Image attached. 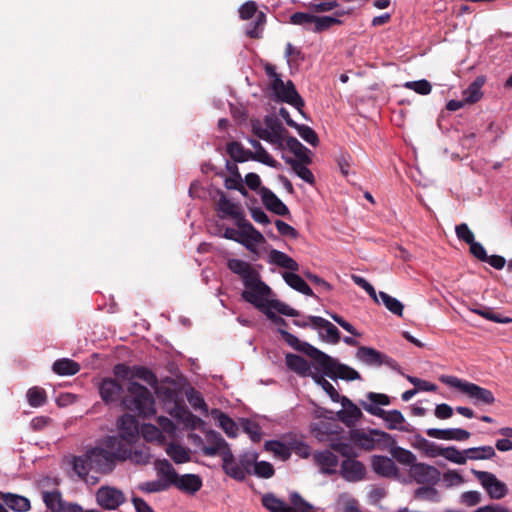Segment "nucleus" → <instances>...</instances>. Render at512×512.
Segmentation results:
<instances>
[{
	"label": "nucleus",
	"mask_w": 512,
	"mask_h": 512,
	"mask_svg": "<svg viewBox=\"0 0 512 512\" xmlns=\"http://www.w3.org/2000/svg\"><path fill=\"white\" fill-rule=\"evenodd\" d=\"M227 267L231 272L238 275L244 286L241 297L244 301L252 303L253 299H261L270 311L278 312L279 314L297 317L299 312L276 299H270L272 296L271 288L261 280L259 272L248 262L232 258L227 262Z\"/></svg>",
	"instance_id": "f257e3e1"
},
{
	"label": "nucleus",
	"mask_w": 512,
	"mask_h": 512,
	"mask_svg": "<svg viewBox=\"0 0 512 512\" xmlns=\"http://www.w3.org/2000/svg\"><path fill=\"white\" fill-rule=\"evenodd\" d=\"M227 267L231 272L238 275L244 286L241 297L244 301L252 303L253 299H261L270 311L278 312L279 314L297 317L299 312L276 299H270L272 296L271 288L261 280L259 272L248 262L232 258L227 262Z\"/></svg>",
	"instance_id": "f03ea898"
},
{
	"label": "nucleus",
	"mask_w": 512,
	"mask_h": 512,
	"mask_svg": "<svg viewBox=\"0 0 512 512\" xmlns=\"http://www.w3.org/2000/svg\"><path fill=\"white\" fill-rule=\"evenodd\" d=\"M278 332L289 346L309 356L322 369L325 376L333 380L353 381L361 379L359 372L354 368L340 363L337 359L332 358L311 344L300 341L295 335L284 329L279 328Z\"/></svg>",
	"instance_id": "7ed1b4c3"
},
{
	"label": "nucleus",
	"mask_w": 512,
	"mask_h": 512,
	"mask_svg": "<svg viewBox=\"0 0 512 512\" xmlns=\"http://www.w3.org/2000/svg\"><path fill=\"white\" fill-rule=\"evenodd\" d=\"M251 129L258 138L273 145L276 149L282 150L286 145L299 159L298 161L311 162L310 150L295 137L286 138L287 131L275 116L266 115L262 122L258 119L253 120Z\"/></svg>",
	"instance_id": "20e7f679"
},
{
	"label": "nucleus",
	"mask_w": 512,
	"mask_h": 512,
	"mask_svg": "<svg viewBox=\"0 0 512 512\" xmlns=\"http://www.w3.org/2000/svg\"><path fill=\"white\" fill-rule=\"evenodd\" d=\"M367 401H360L361 407L370 415L381 418L388 429L408 431L405 427V417L401 411L393 409L385 411L382 406L390 405V397L383 393L369 392L367 395Z\"/></svg>",
	"instance_id": "39448f33"
},
{
	"label": "nucleus",
	"mask_w": 512,
	"mask_h": 512,
	"mask_svg": "<svg viewBox=\"0 0 512 512\" xmlns=\"http://www.w3.org/2000/svg\"><path fill=\"white\" fill-rule=\"evenodd\" d=\"M121 441L116 437H107L102 446L94 447L87 451V457L91 467L100 473L111 472L120 460Z\"/></svg>",
	"instance_id": "423d86ee"
},
{
	"label": "nucleus",
	"mask_w": 512,
	"mask_h": 512,
	"mask_svg": "<svg viewBox=\"0 0 512 512\" xmlns=\"http://www.w3.org/2000/svg\"><path fill=\"white\" fill-rule=\"evenodd\" d=\"M128 395L123 397L121 405L124 409L137 413L142 417H151L156 413L155 400L150 391L136 381L127 387Z\"/></svg>",
	"instance_id": "0eeeda50"
},
{
	"label": "nucleus",
	"mask_w": 512,
	"mask_h": 512,
	"mask_svg": "<svg viewBox=\"0 0 512 512\" xmlns=\"http://www.w3.org/2000/svg\"><path fill=\"white\" fill-rule=\"evenodd\" d=\"M289 500L293 507L285 501L277 498L273 493H266L262 497V505L270 512H314L315 507L307 502L298 492L289 494Z\"/></svg>",
	"instance_id": "6e6552de"
},
{
	"label": "nucleus",
	"mask_w": 512,
	"mask_h": 512,
	"mask_svg": "<svg viewBox=\"0 0 512 512\" xmlns=\"http://www.w3.org/2000/svg\"><path fill=\"white\" fill-rule=\"evenodd\" d=\"M441 381L466 394L475 405H491L495 402L493 393L477 384L462 380L455 376H443L441 377Z\"/></svg>",
	"instance_id": "1a4fd4ad"
},
{
	"label": "nucleus",
	"mask_w": 512,
	"mask_h": 512,
	"mask_svg": "<svg viewBox=\"0 0 512 512\" xmlns=\"http://www.w3.org/2000/svg\"><path fill=\"white\" fill-rule=\"evenodd\" d=\"M350 440L365 450H373L379 443L386 444L390 442L392 437L390 434L378 429H371L369 431L352 429L350 431Z\"/></svg>",
	"instance_id": "9d476101"
},
{
	"label": "nucleus",
	"mask_w": 512,
	"mask_h": 512,
	"mask_svg": "<svg viewBox=\"0 0 512 512\" xmlns=\"http://www.w3.org/2000/svg\"><path fill=\"white\" fill-rule=\"evenodd\" d=\"M270 86L278 100L290 104L304 115L302 110L304 101L291 80L285 83L282 79H276L275 83H271Z\"/></svg>",
	"instance_id": "9b49d317"
},
{
	"label": "nucleus",
	"mask_w": 512,
	"mask_h": 512,
	"mask_svg": "<svg viewBox=\"0 0 512 512\" xmlns=\"http://www.w3.org/2000/svg\"><path fill=\"white\" fill-rule=\"evenodd\" d=\"M472 474L480 482L491 499L500 500L508 494L507 485L500 481L495 474L475 469L472 470Z\"/></svg>",
	"instance_id": "f8f14e48"
},
{
	"label": "nucleus",
	"mask_w": 512,
	"mask_h": 512,
	"mask_svg": "<svg viewBox=\"0 0 512 512\" xmlns=\"http://www.w3.org/2000/svg\"><path fill=\"white\" fill-rule=\"evenodd\" d=\"M339 430V427L336 425H332L331 423H319L315 424L313 426L312 431L315 433V436L323 441V440H330V446L333 450L340 453L342 456H348L351 452V447L349 444L342 442L338 439H330L328 436L337 434Z\"/></svg>",
	"instance_id": "ddd939ff"
},
{
	"label": "nucleus",
	"mask_w": 512,
	"mask_h": 512,
	"mask_svg": "<svg viewBox=\"0 0 512 512\" xmlns=\"http://www.w3.org/2000/svg\"><path fill=\"white\" fill-rule=\"evenodd\" d=\"M125 500L123 491L115 487L102 486L96 492L97 504L106 510L117 509Z\"/></svg>",
	"instance_id": "4468645a"
},
{
	"label": "nucleus",
	"mask_w": 512,
	"mask_h": 512,
	"mask_svg": "<svg viewBox=\"0 0 512 512\" xmlns=\"http://www.w3.org/2000/svg\"><path fill=\"white\" fill-rule=\"evenodd\" d=\"M409 474L418 484L435 485L441 479V473L436 467L420 462L410 467Z\"/></svg>",
	"instance_id": "2eb2a0df"
},
{
	"label": "nucleus",
	"mask_w": 512,
	"mask_h": 512,
	"mask_svg": "<svg viewBox=\"0 0 512 512\" xmlns=\"http://www.w3.org/2000/svg\"><path fill=\"white\" fill-rule=\"evenodd\" d=\"M218 215L222 219L231 218L235 221L236 225L243 223L247 220L244 216L241 205L228 199L223 193L217 203Z\"/></svg>",
	"instance_id": "dca6fc26"
},
{
	"label": "nucleus",
	"mask_w": 512,
	"mask_h": 512,
	"mask_svg": "<svg viewBox=\"0 0 512 512\" xmlns=\"http://www.w3.org/2000/svg\"><path fill=\"white\" fill-rule=\"evenodd\" d=\"M338 402L342 405V409L336 413L337 418L347 427L355 426L363 416L360 408L346 396H340Z\"/></svg>",
	"instance_id": "f3484780"
},
{
	"label": "nucleus",
	"mask_w": 512,
	"mask_h": 512,
	"mask_svg": "<svg viewBox=\"0 0 512 512\" xmlns=\"http://www.w3.org/2000/svg\"><path fill=\"white\" fill-rule=\"evenodd\" d=\"M340 475L347 482H359L365 478L366 467L356 459L347 458L340 465Z\"/></svg>",
	"instance_id": "a211bd4d"
},
{
	"label": "nucleus",
	"mask_w": 512,
	"mask_h": 512,
	"mask_svg": "<svg viewBox=\"0 0 512 512\" xmlns=\"http://www.w3.org/2000/svg\"><path fill=\"white\" fill-rule=\"evenodd\" d=\"M122 390V386L113 378H104L98 384L100 398L106 405L117 402Z\"/></svg>",
	"instance_id": "6ab92c4d"
},
{
	"label": "nucleus",
	"mask_w": 512,
	"mask_h": 512,
	"mask_svg": "<svg viewBox=\"0 0 512 512\" xmlns=\"http://www.w3.org/2000/svg\"><path fill=\"white\" fill-rule=\"evenodd\" d=\"M356 358L369 366H381L382 364L391 366L393 363V360L390 357L382 354L374 348L366 346H361L358 348L356 352Z\"/></svg>",
	"instance_id": "aec40b11"
},
{
	"label": "nucleus",
	"mask_w": 512,
	"mask_h": 512,
	"mask_svg": "<svg viewBox=\"0 0 512 512\" xmlns=\"http://www.w3.org/2000/svg\"><path fill=\"white\" fill-rule=\"evenodd\" d=\"M237 226L238 228H243V233L238 243L242 244L246 249L254 251L256 245L265 241L264 236L248 220Z\"/></svg>",
	"instance_id": "412c9836"
},
{
	"label": "nucleus",
	"mask_w": 512,
	"mask_h": 512,
	"mask_svg": "<svg viewBox=\"0 0 512 512\" xmlns=\"http://www.w3.org/2000/svg\"><path fill=\"white\" fill-rule=\"evenodd\" d=\"M120 460H130L137 465H147L151 460V453L148 447H136L134 449L127 447L121 442Z\"/></svg>",
	"instance_id": "4be33fe9"
},
{
	"label": "nucleus",
	"mask_w": 512,
	"mask_h": 512,
	"mask_svg": "<svg viewBox=\"0 0 512 512\" xmlns=\"http://www.w3.org/2000/svg\"><path fill=\"white\" fill-rule=\"evenodd\" d=\"M426 434L431 438L454 441H465L471 436L469 431L462 428H428Z\"/></svg>",
	"instance_id": "5701e85b"
},
{
	"label": "nucleus",
	"mask_w": 512,
	"mask_h": 512,
	"mask_svg": "<svg viewBox=\"0 0 512 512\" xmlns=\"http://www.w3.org/2000/svg\"><path fill=\"white\" fill-rule=\"evenodd\" d=\"M260 194L262 202L268 210L280 216L289 214L288 207L270 189L262 187Z\"/></svg>",
	"instance_id": "b1692460"
},
{
	"label": "nucleus",
	"mask_w": 512,
	"mask_h": 512,
	"mask_svg": "<svg viewBox=\"0 0 512 512\" xmlns=\"http://www.w3.org/2000/svg\"><path fill=\"white\" fill-rule=\"evenodd\" d=\"M314 460L320 468V472L325 475H332L337 472L338 457L329 450L316 452Z\"/></svg>",
	"instance_id": "393cba45"
},
{
	"label": "nucleus",
	"mask_w": 512,
	"mask_h": 512,
	"mask_svg": "<svg viewBox=\"0 0 512 512\" xmlns=\"http://www.w3.org/2000/svg\"><path fill=\"white\" fill-rule=\"evenodd\" d=\"M209 445H206L202 448V452L206 456H216L220 455L223 457V453L227 451H231L228 443L225 439L218 433L211 432L208 435Z\"/></svg>",
	"instance_id": "a878e982"
},
{
	"label": "nucleus",
	"mask_w": 512,
	"mask_h": 512,
	"mask_svg": "<svg viewBox=\"0 0 512 512\" xmlns=\"http://www.w3.org/2000/svg\"><path fill=\"white\" fill-rule=\"evenodd\" d=\"M247 141L254 149V151L249 150L251 160L260 162L272 168L277 166V161L266 151L258 140L248 138Z\"/></svg>",
	"instance_id": "bb28decb"
},
{
	"label": "nucleus",
	"mask_w": 512,
	"mask_h": 512,
	"mask_svg": "<svg viewBox=\"0 0 512 512\" xmlns=\"http://www.w3.org/2000/svg\"><path fill=\"white\" fill-rule=\"evenodd\" d=\"M285 362L290 370L294 371L302 377H312L314 374L309 362L297 354H287L285 357Z\"/></svg>",
	"instance_id": "cd10ccee"
},
{
	"label": "nucleus",
	"mask_w": 512,
	"mask_h": 512,
	"mask_svg": "<svg viewBox=\"0 0 512 512\" xmlns=\"http://www.w3.org/2000/svg\"><path fill=\"white\" fill-rule=\"evenodd\" d=\"M372 467L375 473L384 477L396 476L398 468L391 458L385 456H374Z\"/></svg>",
	"instance_id": "c85d7f7f"
},
{
	"label": "nucleus",
	"mask_w": 512,
	"mask_h": 512,
	"mask_svg": "<svg viewBox=\"0 0 512 512\" xmlns=\"http://www.w3.org/2000/svg\"><path fill=\"white\" fill-rule=\"evenodd\" d=\"M268 262L290 271L299 270V264L293 258H291L286 253L276 249H272L268 253Z\"/></svg>",
	"instance_id": "c756f323"
},
{
	"label": "nucleus",
	"mask_w": 512,
	"mask_h": 512,
	"mask_svg": "<svg viewBox=\"0 0 512 512\" xmlns=\"http://www.w3.org/2000/svg\"><path fill=\"white\" fill-rule=\"evenodd\" d=\"M222 466L225 473L230 477L237 480H242L245 478V472L234 458L232 451L226 450V452L223 453Z\"/></svg>",
	"instance_id": "7c9ffc66"
},
{
	"label": "nucleus",
	"mask_w": 512,
	"mask_h": 512,
	"mask_svg": "<svg viewBox=\"0 0 512 512\" xmlns=\"http://www.w3.org/2000/svg\"><path fill=\"white\" fill-rule=\"evenodd\" d=\"M155 469L158 478L164 481L166 485L171 487L175 484L178 474L173 468L172 464L167 459L157 460L155 462Z\"/></svg>",
	"instance_id": "2f4dec72"
},
{
	"label": "nucleus",
	"mask_w": 512,
	"mask_h": 512,
	"mask_svg": "<svg viewBox=\"0 0 512 512\" xmlns=\"http://www.w3.org/2000/svg\"><path fill=\"white\" fill-rule=\"evenodd\" d=\"M295 271L291 272H284L282 274V277L285 281V283L291 287L292 289L296 290L299 293H302L306 296H313L314 293L312 289L309 287V285L305 282V280L299 276L298 274L294 273Z\"/></svg>",
	"instance_id": "473e14b6"
},
{
	"label": "nucleus",
	"mask_w": 512,
	"mask_h": 512,
	"mask_svg": "<svg viewBox=\"0 0 512 512\" xmlns=\"http://www.w3.org/2000/svg\"><path fill=\"white\" fill-rule=\"evenodd\" d=\"M178 489L194 494L202 487V480L198 475L185 474L178 476L174 484Z\"/></svg>",
	"instance_id": "72a5a7b5"
},
{
	"label": "nucleus",
	"mask_w": 512,
	"mask_h": 512,
	"mask_svg": "<svg viewBox=\"0 0 512 512\" xmlns=\"http://www.w3.org/2000/svg\"><path fill=\"white\" fill-rule=\"evenodd\" d=\"M211 415L228 437L234 438L237 436L239 428L227 414L218 409H213Z\"/></svg>",
	"instance_id": "f704fd0d"
},
{
	"label": "nucleus",
	"mask_w": 512,
	"mask_h": 512,
	"mask_svg": "<svg viewBox=\"0 0 512 512\" xmlns=\"http://www.w3.org/2000/svg\"><path fill=\"white\" fill-rule=\"evenodd\" d=\"M52 370L60 376H72L80 371V365L69 358H61L53 363Z\"/></svg>",
	"instance_id": "c9c22d12"
},
{
	"label": "nucleus",
	"mask_w": 512,
	"mask_h": 512,
	"mask_svg": "<svg viewBox=\"0 0 512 512\" xmlns=\"http://www.w3.org/2000/svg\"><path fill=\"white\" fill-rule=\"evenodd\" d=\"M4 498L5 507H8L15 512H26L31 508L29 499L24 496L4 493Z\"/></svg>",
	"instance_id": "e433bc0d"
},
{
	"label": "nucleus",
	"mask_w": 512,
	"mask_h": 512,
	"mask_svg": "<svg viewBox=\"0 0 512 512\" xmlns=\"http://www.w3.org/2000/svg\"><path fill=\"white\" fill-rule=\"evenodd\" d=\"M438 456L458 465H464L468 460L466 449L461 451L454 446L438 449Z\"/></svg>",
	"instance_id": "4c0bfd02"
},
{
	"label": "nucleus",
	"mask_w": 512,
	"mask_h": 512,
	"mask_svg": "<svg viewBox=\"0 0 512 512\" xmlns=\"http://www.w3.org/2000/svg\"><path fill=\"white\" fill-rule=\"evenodd\" d=\"M470 311L495 323L508 324L512 322V318L496 313L492 308L486 306L471 307Z\"/></svg>",
	"instance_id": "58836bf2"
},
{
	"label": "nucleus",
	"mask_w": 512,
	"mask_h": 512,
	"mask_svg": "<svg viewBox=\"0 0 512 512\" xmlns=\"http://www.w3.org/2000/svg\"><path fill=\"white\" fill-rule=\"evenodd\" d=\"M118 428L123 438H133L139 431L135 418L131 415H123L118 420Z\"/></svg>",
	"instance_id": "ea45409f"
},
{
	"label": "nucleus",
	"mask_w": 512,
	"mask_h": 512,
	"mask_svg": "<svg viewBox=\"0 0 512 512\" xmlns=\"http://www.w3.org/2000/svg\"><path fill=\"white\" fill-rule=\"evenodd\" d=\"M484 84L483 77H477L464 91L463 99L465 103L473 104L482 97L481 88Z\"/></svg>",
	"instance_id": "a19ab883"
},
{
	"label": "nucleus",
	"mask_w": 512,
	"mask_h": 512,
	"mask_svg": "<svg viewBox=\"0 0 512 512\" xmlns=\"http://www.w3.org/2000/svg\"><path fill=\"white\" fill-rule=\"evenodd\" d=\"M287 164H289L294 171V173L301 178L303 181L313 184L314 183V175L311 170L306 166L308 163H304L302 161H298L291 158H285Z\"/></svg>",
	"instance_id": "79ce46f5"
},
{
	"label": "nucleus",
	"mask_w": 512,
	"mask_h": 512,
	"mask_svg": "<svg viewBox=\"0 0 512 512\" xmlns=\"http://www.w3.org/2000/svg\"><path fill=\"white\" fill-rule=\"evenodd\" d=\"M166 454L176 463L183 464L190 461L189 450L180 444L170 443L166 447Z\"/></svg>",
	"instance_id": "37998d69"
},
{
	"label": "nucleus",
	"mask_w": 512,
	"mask_h": 512,
	"mask_svg": "<svg viewBox=\"0 0 512 512\" xmlns=\"http://www.w3.org/2000/svg\"><path fill=\"white\" fill-rule=\"evenodd\" d=\"M468 460H489L495 455V448L490 445L466 449Z\"/></svg>",
	"instance_id": "c03bdc74"
},
{
	"label": "nucleus",
	"mask_w": 512,
	"mask_h": 512,
	"mask_svg": "<svg viewBox=\"0 0 512 512\" xmlns=\"http://www.w3.org/2000/svg\"><path fill=\"white\" fill-rule=\"evenodd\" d=\"M379 299L386 307V309L390 311L392 314L396 316L403 315L404 305L397 298L390 296L386 292L380 291Z\"/></svg>",
	"instance_id": "a18cd8bd"
},
{
	"label": "nucleus",
	"mask_w": 512,
	"mask_h": 512,
	"mask_svg": "<svg viewBox=\"0 0 512 512\" xmlns=\"http://www.w3.org/2000/svg\"><path fill=\"white\" fill-rule=\"evenodd\" d=\"M265 448L267 451L272 452L275 456L279 457L283 461L289 459L291 456L290 448L278 440L266 441Z\"/></svg>",
	"instance_id": "49530a36"
},
{
	"label": "nucleus",
	"mask_w": 512,
	"mask_h": 512,
	"mask_svg": "<svg viewBox=\"0 0 512 512\" xmlns=\"http://www.w3.org/2000/svg\"><path fill=\"white\" fill-rule=\"evenodd\" d=\"M26 398H27L28 404L31 407L37 408V407H41L45 404L47 396H46V392L43 388L34 386V387L28 389V391L26 393Z\"/></svg>",
	"instance_id": "de8ad7c7"
},
{
	"label": "nucleus",
	"mask_w": 512,
	"mask_h": 512,
	"mask_svg": "<svg viewBox=\"0 0 512 512\" xmlns=\"http://www.w3.org/2000/svg\"><path fill=\"white\" fill-rule=\"evenodd\" d=\"M136 378L144 381L150 386H154L157 384V377L155 376V374L150 369L144 366H133L132 381Z\"/></svg>",
	"instance_id": "09e8293b"
},
{
	"label": "nucleus",
	"mask_w": 512,
	"mask_h": 512,
	"mask_svg": "<svg viewBox=\"0 0 512 512\" xmlns=\"http://www.w3.org/2000/svg\"><path fill=\"white\" fill-rule=\"evenodd\" d=\"M311 378L318 386H320L328 394V396L333 402L338 403V399H340L341 395L334 388V386L324 378L323 375L314 373Z\"/></svg>",
	"instance_id": "8fccbe9b"
},
{
	"label": "nucleus",
	"mask_w": 512,
	"mask_h": 512,
	"mask_svg": "<svg viewBox=\"0 0 512 512\" xmlns=\"http://www.w3.org/2000/svg\"><path fill=\"white\" fill-rule=\"evenodd\" d=\"M227 153L236 162H245L251 160L249 150H245L238 142H231L227 145Z\"/></svg>",
	"instance_id": "3c124183"
},
{
	"label": "nucleus",
	"mask_w": 512,
	"mask_h": 512,
	"mask_svg": "<svg viewBox=\"0 0 512 512\" xmlns=\"http://www.w3.org/2000/svg\"><path fill=\"white\" fill-rule=\"evenodd\" d=\"M414 447L424 451L431 457L438 456V449H440V447H438L435 443L427 440L421 435L414 436Z\"/></svg>",
	"instance_id": "603ef678"
},
{
	"label": "nucleus",
	"mask_w": 512,
	"mask_h": 512,
	"mask_svg": "<svg viewBox=\"0 0 512 512\" xmlns=\"http://www.w3.org/2000/svg\"><path fill=\"white\" fill-rule=\"evenodd\" d=\"M140 432L143 438L147 441H155L162 443L165 440L162 431L153 424H143L141 426Z\"/></svg>",
	"instance_id": "864d4df0"
},
{
	"label": "nucleus",
	"mask_w": 512,
	"mask_h": 512,
	"mask_svg": "<svg viewBox=\"0 0 512 512\" xmlns=\"http://www.w3.org/2000/svg\"><path fill=\"white\" fill-rule=\"evenodd\" d=\"M433 486L434 485L418 487L414 493L415 497L418 499L427 500L434 503L439 502L441 498L440 494L437 491V489H435Z\"/></svg>",
	"instance_id": "5fc2aeb1"
},
{
	"label": "nucleus",
	"mask_w": 512,
	"mask_h": 512,
	"mask_svg": "<svg viewBox=\"0 0 512 512\" xmlns=\"http://www.w3.org/2000/svg\"><path fill=\"white\" fill-rule=\"evenodd\" d=\"M392 456L401 464L412 465L416 464V456L410 450L402 447H395L392 449Z\"/></svg>",
	"instance_id": "6e6d98bb"
},
{
	"label": "nucleus",
	"mask_w": 512,
	"mask_h": 512,
	"mask_svg": "<svg viewBox=\"0 0 512 512\" xmlns=\"http://www.w3.org/2000/svg\"><path fill=\"white\" fill-rule=\"evenodd\" d=\"M342 24V21L333 16H316L315 18V24L312 28V31L314 32H321L324 30L329 29L333 25H340Z\"/></svg>",
	"instance_id": "4d7b16f0"
},
{
	"label": "nucleus",
	"mask_w": 512,
	"mask_h": 512,
	"mask_svg": "<svg viewBox=\"0 0 512 512\" xmlns=\"http://www.w3.org/2000/svg\"><path fill=\"white\" fill-rule=\"evenodd\" d=\"M261 299H253L252 300V305L257 308L259 311H261L269 320H271L275 325L277 326H285L286 325V321L280 317V316H277L275 314V312L273 311H270V309H268V307H266V305L260 301Z\"/></svg>",
	"instance_id": "13d9d810"
},
{
	"label": "nucleus",
	"mask_w": 512,
	"mask_h": 512,
	"mask_svg": "<svg viewBox=\"0 0 512 512\" xmlns=\"http://www.w3.org/2000/svg\"><path fill=\"white\" fill-rule=\"evenodd\" d=\"M294 128L296 129L299 136L308 144L312 146H316L318 144V136L312 128L304 124H297V126Z\"/></svg>",
	"instance_id": "bf43d9fd"
},
{
	"label": "nucleus",
	"mask_w": 512,
	"mask_h": 512,
	"mask_svg": "<svg viewBox=\"0 0 512 512\" xmlns=\"http://www.w3.org/2000/svg\"><path fill=\"white\" fill-rule=\"evenodd\" d=\"M403 86L407 89L413 90L420 95H428L432 90L430 82L426 79L407 81L403 84Z\"/></svg>",
	"instance_id": "052dcab7"
},
{
	"label": "nucleus",
	"mask_w": 512,
	"mask_h": 512,
	"mask_svg": "<svg viewBox=\"0 0 512 512\" xmlns=\"http://www.w3.org/2000/svg\"><path fill=\"white\" fill-rule=\"evenodd\" d=\"M319 336L326 342L336 344L340 340V332L338 328L331 322L326 324L324 328L319 332Z\"/></svg>",
	"instance_id": "680f3d73"
},
{
	"label": "nucleus",
	"mask_w": 512,
	"mask_h": 512,
	"mask_svg": "<svg viewBox=\"0 0 512 512\" xmlns=\"http://www.w3.org/2000/svg\"><path fill=\"white\" fill-rule=\"evenodd\" d=\"M72 467L74 472L80 478H84L88 474L89 467H91V464L87 457V453L85 454V456L74 457L72 461Z\"/></svg>",
	"instance_id": "e2e57ef3"
},
{
	"label": "nucleus",
	"mask_w": 512,
	"mask_h": 512,
	"mask_svg": "<svg viewBox=\"0 0 512 512\" xmlns=\"http://www.w3.org/2000/svg\"><path fill=\"white\" fill-rule=\"evenodd\" d=\"M315 18V15L309 13L296 12L290 16V22L294 25H300L309 29L310 25L315 24Z\"/></svg>",
	"instance_id": "0e129e2a"
},
{
	"label": "nucleus",
	"mask_w": 512,
	"mask_h": 512,
	"mask_svg": "<svg viewBox=\"0 0 512 512\" xmlns=\"http://www.w3.org/2000/svg\"><path fill=\"white\" fill-rule=\"evenodd\" d=\"M169 488L164 481L161 479H155L151 481H146L139 484V489L146 493H156V492H162Z\"/></svg>",
	"instance_id": "69168bd1"
},
{
	"label": "nucleus",
	"mask_w": 512,
	"mask_h": 512,
	"mask_svg": "<svg viewBox=\"0 0 512 512\" xmlns=\"http://www.w3.org/2000/svg\"><path fill=\"white\" fill-rule=\"evenodd\" d=\"M481 500V493L475 490L463 492L459 498V502L467 507L476 506L481 502Z\"/></svg>",
	"instance_id": "338daca9"
},
{
	"label": "nucleus",
	"mask_w": 512,
	"mask_h": 512,
	"mask_svg": "<svg viewBox=\"0 0 512 512\" xmlns=\"http://www.w3.org/2000/svg\"><path fill=\"white\" fill-rule=\"evenodd\" d=\"M455 233L459 240L465 242L468 245L475 241L474 233L466 223L457 225L455 227Z\"/></svg>",
	"instance_id": "774afa93"
}]
</instances>
